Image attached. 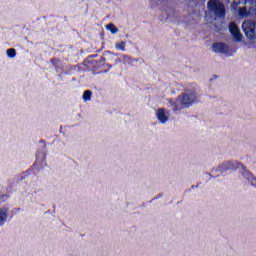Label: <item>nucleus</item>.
Wrapping results in <instances>:
<instances>
[{
	"mask_svg": "<svg viewBox=\"0 0 256 256\" xmlns=\"http://www.w3.org/2000/svg\"><path fill=\"white\" fill-rule=\"evenodd\" d=\"M40 143H45V140H40Z\"/></svg>",
	"mask_w": 256,
	"mask_h": 256,
	"instance_id": "17",
	"label": "nucleus"
},
{
	"mask_svg": "<svg viewBox=\"0 0 256 256\" xmlns=\"http://www.w3.org/2000/svg\"><path fill=\"white\" fill-rule=\"evenodd\" d=\"M245 175H246L248 181L251 183V185L253 187H256V177L253 176V174H251V173H246Z\"/></svg>",
	"mask_w": 256,
	"mask_h": 256,
	"instance_id": "14",
	"label": "nucleus"
},
{
	"mask_svg": "<svg viewBox=\"0 0 256 256\" xmlns=\"http://www.w3.org/2000/svg\"><path fill=\"white\" fill-rule=\"evenodd\" d=\"M91 97H93V92L91 90L84 91L82 96L83 101H91Z\"/></svg>",
	"mask_w": 256,
	"mask_h": 256,
	"instance_id": "11",
	"label": "nucleus"
},
{
	"mask_svg": "<svg viewBox=\"0 0 256 256\" xmlns=\"http://www.w3.org/2000/svg\"><path fill=\"white\" fill-rule=\"evenodd\" d=\"M244 4L247 7H242L239 9L240 17H249V15H256V0H244Z\"/></svg>",
	"mask_w": 256,
	"mask_h": 256,
	"instance_id": "3",
	"label": "nucleus"
},
{
	"mask_svg": "<svg viewBox=\"0 0 256 256\" xmlns=\"http://www.w3.org/2000/svg\"><path fill=\"white\" fill-rule=\"evenodd\" d=\"M5 221H7V209H0V225H5Z\"/></svg>",
	"mask_w": 256,
	"mask_h": 256,
	"instance_id": "10",
	"label": "nucleus"
},
{
	"mask_svg": "<svg viewBox=\"0 0 256 256\" xmlns=\"http://www.w3.org/2000/svg\"><path fill=\"white\" fill-rule=\"evenodd\" d=\"M208 8L216 15V17H225V5L216 0L208 1Z\"/></svg>",
	"mask_w": 256,
	"mask_h": 256,
	"instance_id": "4",
	"label": "nucleus"
},
{
	"mask_svg": "<svg viewBox=\"0 0 256 256\" xmlns=\"http://www.w3.org/2000/svg\"><path fill=\"white\" fill-rule=\"evenodd\" d=\"M157 118L160 121V123H167V121H169V117H167V115L165 114L164 108L158 109Z\"/></svg>",
	"mask_w": 256,
	"mask_h": 256,
	"instance_id": "9",
	"label": "nucleus"
},
{
	"mask_svg": "<svg viewBox=\"0 0 256 256\" xmlns=\"http://www.w3.org/2000/svg\"><path fill=\"white\" fill-rule=\"evenodd\" d=\"M229 31L232 37H234L235 41H243V34H241V31H239V26H237L235 22H230Z\"/></svg>",
	"mask_w": 256,
	"mask_h": 256,
	"instance_id": "7",
	"label": "nucleus"
},
{
	"mask_svg": "<svg viewBox=\"0 0 256 256\" xmlns=\"http://www.w3.org/2000/svg\"><path fill=\"white\" fill-rule=\"evenodd\" d=\"M212 51H214V53L227 55V53H229V45L223 42H215L212 44Z\"/></svg>",
	"mask_w": 256,
	"mask_h": 256,
	"instance_id": "8",
	"label": "nucleus"
},
{
	"mask_svg": "<svg viewBox=\"0 0 256 256\" xmlns=\"http://www.w3.org/2000/svg\"><path fill=\"white\" fill-rule=\"evenodd\" d=\"M7 56L10 58V59H15V57H17V50H15V48H9L7 51Z\"/></svg>",
	"mask_w": 256,
	"mask_h": 256,
	"instance_id": "12",
	"label": "nucleus"
},
{
	"mask_svg": "<svg viewBox=\"0 0 256 256\" xmlns=\"http://www.w3.org/2000/svg\"><path fill=\"white\" fill-rule=\"evenodd\" d=\"M242 29L248 39H256V22H244Z\"/></svg>",
	"mask_w": 256,
	"mask_h": 256,
	"instance_id": "5",
	"label": "nucleus"
},
{
	"mask_svg": "<svg viewBox=\"0 0 256 256\" xmlns=\"http://www.w3.org/2000/svg\"><path fill=\"white\" fill-rule=\"evenodd\" d=\"M106 29L108 31H110V33H112V35H115V33H117L119 31V29L117 27H115V24L110 23L106 26Z\"/></svg>",
	"mask_w": 256,
	"mask_h": 256,
	"instance_id": "13",
	"label": "nucleus"
},
{
	"mask_svg": "<svg viewBox=\"0 0 256 256\" xmlns=\"http://www.w3.org/2000/svg\"><path fill=\"white\" fill-rule=\"evenodd\" d=\"M90 57H97V54L96 55H91Z\"/></svg>",
	"mask_w": 256,
	"mask_h": 256,
	"instance_id": "18",
	"label": "nucleus"
},
{
	"mask_svg": "<svg viewBox=\"0 0 256 256\" xmlns=\"http://www.w3.org/2000/svg\"><path fill=\"white\" fill-rule=\"evenodd\" d=\"M50 63L53 65V67H55V69H59V63H60V60L59 58H52L50 60Z\"/></svg>",
	"mask_w": 256,
	"mask_h": 256,
	"instance_id": "15",
	"label": "nucleus"
},
{
	"mask_svg": "<svg viewBox=\"0 0 256 256\" xmlns=\"http://www.w3.org/2000/svg\"><path fill=\"white\" fill-rule=\"evenodd\" d=\"M116 49H119L120 51H125V42H120L116 44Z\"/></svg>",
	"mask_w": 256,
	"mask_h": 256,
	"instance_id": "16",
	"label": "nucleus"
},
{
	"mask_svg": "<svg viewBox=\"0 0 256 256\" xmlns=\"http://www.w3.org/2000/svg\"><path fill=\"white\" fill-rule=\"evenodd\" d=\"M239 167H243L245 169V166L237 161H228L226 163H222L219 166V169L224 173V171H237Z\"/></svg>",
	"mask_w": 256,
	"mask_h": 256,
	"instance_id": "6",
	"label": "nucleus"
},
{
	"mask_svg": "<svg viewBox=\"0 0 256 256\" xmlns=\"http://www.w3.org/2000/svg\"><path fill=\"white\" fill-rule=\"evenodd\" d=\"M90 65L93 68V71H99V69H101L100 73H108L113 67V65L107 63V58H105V56H101L100 60L91 61Z\"/></svg>",
	"mask_w": 256,
	"mask_h": 256,
	"instance_id": "2",
	"label": "nucleus"
},
{
	"mask_svg": "<svg viewBox=\"0 0 256 256\" xmlns=\"http://www.w3.org/2000/svg\"><path fill=\"white\" fill-rule=\"evenodd\" d=\"M196 99L197 96H195V93H182L176 101L170 100L169 103L172 105L173 111H181L182 109L191 107Z\"/></svg>",
	"mask_w": 256,
	"mask_h": 256,
	"instance_id": "1",
	"label": "nucleus"
}]
</instances>
